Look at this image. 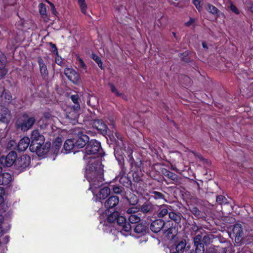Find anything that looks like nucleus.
<instances>
[{"instance_id": "nucleus-53", "label": "nucleus", "mask_w": 253, "mask_h": 253, "mask_svg": "<svg viewBox=\"0 0 253 253\" xmlns=\"http://www.w3.org/2000/svg\"><path fill=\"white\" fill-rule=\"evenodd\" d=\"M230 6L229 8L230 10L235 14H239V11L236 6L234 5L232 2L229 0Z\"/></svg>"}, {"instance_id": "nucleus-40", "label": "nucleus", "mask_w": 253, "mask_h": 253, "mask_svg": "<svg viewBox=\"0 0 253 253\" xmlns=\"http://www.w3.org/2000/svg\"><path fill=\"white\" fill-rule=\"evenodd\" d=\"M189 211L194 214L197 218H199L201 215V211L199 209L195 206H191L189 207Z\"/></svg>"}, {"instance_id": "nucleus-35", "label": "nucleus", "mask_w": 253, "mask_h": 253, "mask_svg": "<svg viewBox=\"0 0 253 253\" xmlns=\"http://www.w3.org/2000/svg\"><path fill=\"white\" fill-rule=\"evenodd\" d=\"M181 213H176L173 211H170L169 213V217L172 220L174 221L175 222V225L176 223H179L181 220Z\"/></svg>"}, {"instance_id": "nucleus-56", "label": "nucleus", "mask_w": 253, "mask_h": 253, "mask_svg": "<svg viewBox=\"0 0 253 253\" xmlns=\"http://www.w3.org/2000/svg\"><path fill=\"white\" fill-rule=\"evenodd\" d=\"M4 194V190L2 187H0V205L4 202L3 195Z\"/></svg>"}, {"instance_id": "nucleus-45", "label": "nucleus", "mask_w": 253, "mask_h": 253, "mask_svg": "<svg viewBox=\"0 0 253 253\" xmlns=\"http://www.w3.org/2000/svg\"><path fill=\"white\" fill-rule=\"evenodd\" d=\"M192 3L198 11H200L202 10V6L204 4V0H192Z\"/></svg>"}, {"instance_id": "nucleus-52", "label": "nucleus", "mask_w": 253, "mask_h": 253, "mask_svg": "<svg viewBox=\"0 0 253 253\" xmlns=\"http://www.w3.org/2000/svg\"><path fill=\"white\" fill-rule=\"evenodd\" d=\"M120 166L121 167V170L118 176L116 177L118 179H120L122 176H126V169L124 165Z\"/></svg>"}, {"instance_id": "nucleus-2", "label": "nucleus", "mask_w": 253, "mask_h": 253, "mask_svg": "<svg viewBox=\"0 0 253 253\" xmlns=\"http://www.w3.org/2000/svg\"><path fill=\"white\" fill-rule=\"evenodd\" d=\"M85 154L83 159L87 160L88 158L103 157L105 153L102 148L100 141L93 139L89 140L85 147Z\"/></svg>"}, {"instance_id": "nucleus-57", "label": "nucleus", "mask_w": 253, "mask_h": 253, "mask_svg": "<svg viewBox=\"0 0 253 253\" xmlns=\"http://www.w3.org/2000/svg\"><path fill=\"white\" fill-rule=\"evenodd\" d=\"M190 20L185 23L186 26L189 27L192 25L195 22V20L191 17H190Z\"/></svg>"}, {"instance_id": "nucleus-62", "label": "nucleus", "mask_w": 253, "mask_h": 253, "mask_svg": "<svg viewBox=\"0 0 253 253\" xmlns=\"http://www.w3.org/2000/svg\"><path fill=\"white\" fill-rule=\"evenodd\" d=\"M2 217H0V225L2 223ZM3 235V230L1 227H0V237H1Z\"/></svg>"}, {"instance_id": "nucleus-12", "label": "nucleus", "mask_w": 253, "mask_h": 253, "mask_svg": "<svg viewBox=\"0 0 253 253\" xmlns=\"http://www.w3.org/2000/svg\"><path fill=\"white\" fill-rule=\"evenodd\" d=\"M50 146L51 143L49 142H44L43 143L40 144V146H36V148L31 152H35L39 157H44L50 150Z\"/></svg>"}, {"instance_id": "nucleus-22", "label": "nucleus", "mask_w": 253, "mask_h": 253, "mask_svg": "<svg viewBox=\"0 0 253 253\" xmlns=\"http://www.w3.org/2000/svg\"><path fill=\"white\" fill-rule=\"evenodd\" d=\"M177 227L175 224L173 225V224L172 223L171 225L167 230L165 231L164 234L168 239L172 240L177 235Z\"/></svg>"}, {"instance_id": "nucleus-30", "label": "nucleus", "mask_w": 253, "mask_h": 253, "mask_svg": "<svg viewBox=\"0 0 253 253\" xmlns=\"http://www.w3.org/2000/svg\"><path fill=\"white\" fill-rule=\"evenodd\" d=\"M11 180V175L8 172L3 173L0 175V185H8Z\"/></svg>"}, {"instance_id": "nucleus-7", "label": "nucleus", "mask_w": 253, "mask_h": 253, "mask_svg": "<svg viewBox=\"0 0 253 253\" xmlns=\"http://www.w3.org/2000/svg\"><path fill=\"white\" fill-rule=\"evenodd\" d=\"M30 150H34L36 146H40L44 142V137L40 134L37 129L32 131L31 134Z\"/></svg>"}, {"instance_id": "nucleus-58", "label": "nucleus", "mask_w": 253, "mask_h": 253, "mask_svg": "<svg viewBox=\"0 0 253 253\" xmlns=\"http://www.w3.org/2000/svg\"><path fill=\"white\" fill-rule=\"evenodd\" d=\"M2 97H5L6 99H7L8 100H10L11 98V96L9 94L7 93L6 92H3L1 95Z\"/></svg>"}, {"instance_id": "nucleus-36", "label": "nucleus", "mask_w": 253, "mask_h": 253, "mask_svg": "<svg viewBox=\"0 0 253 253\" xmlns=\"http://www.w3.org/2000/svg\"><path fill=\"white\" fill-rule=\"evenodd\" d=\"M109 86L110 88L111 91L114 93L116 96L118 97H122L123 98H124L126 96L124 93H120L118 91V90L116 88L115 85L111 83H109Z\"/></svg>"}, {"instance_id": "nucleus-21", "label": "nucleus", "mask_w": 253, "mask_h": 253, "mask_svg": "<svg viewBox=\"0 0 253 253\" xmlns=\"http://www.w3.org/2000/svg\"><path fill=\"white\" fill-rule=\"evenodd\" d=\"M120 198L117 196H110L105 202V207L110 210L115 208L119 204Z\"/></svg>"}, {"instance_id": "nucleus-41", "label": "nucleus", "mask_w": 253, "mask_h": 253, "mask_svg": "<svg viewBox=\"0 0 253 253\" xmlns=\"http://www.w3.org/2000/svg\"><path fill=\"white\" fill-rule=\"evenodd\" d=\"M77 59L78 61L79 67L82 70L85 71V72H86L87 69V66L84 62L83 59L81 58L79 55L77 56Z\"/></svg>"}, {"instance_id": "nucleus-26", "label": "nucleus", "mask_w": 253, "mask_h": 253, "mask_svg": "<svg viewBox=\"0 0 253 253\" xmlns=\"http://www.w3.org/2000/svg\"><path fill=\"white\" fill-rule=\"evenodd\" d=\"M62 139L61 137H57L52 142V145L50 147V150L53 154L57 155L62 145Z\"/></svg>"}, {"instance_id": "nucleus-38", "label": "nucleus", "mask_w": 253, "mask_h": 253, "mask_svg": "<svg viewBox=\"0 0 253 253\" xmlns=\"http://www.w3.org/2000/svg\"><path fill=\"white\" fill-rule=\"evenodd\" d=\"M91 58L94 61H95V62L97 64L98 66L101 70L103 69V62L100 57H99L95 53H92L91 55Z\"/></svg>"}, {"instance_id": "nucleus-8", "label": "nucleus", "mask_w": 253, "mask_h": 253, "mask_svg": "<svg viewBox=\"0 0 253 253\" xmlns=\"http://www.w3.org/2000/svg\"><path fill=\"white\" fill-rule=\"evenodd\" d=\"M89 182L91 188L97 189L104 186L103 173L85 176Z\"/></svg>"}, {"instance_id": "nucleus-64", "label": "nucleus", "mask_w": 253, "mask_h": 253, "mask_svg": "<svg viewBox=\"0 0 253 253\" xmlns=\"http://www.w3.org/2000/svg\"><path fill=\"white\" fill-rule=\"evenodd\" d=\"M135 174V173H133V177H134V180H135V181H136V182H138V181L140 180V178H139V177H134V174Z\"/></svg>"}, {"instance_id": "nucleus-15", "label": "nucleus", "mask_w": 253, "mask_h": 253, "mask_svg": "<svg viewBox=\"0 0 253 253\" xmlns=\"http://www.w3.org/2000/svg\"><path fill=\"white\" fill-rule=\"evenodd\" d=\"M11 119V115L9 109L2 105H0V121L7 124Z\"/></svg>"}, {"instance_id": "nucleus-28", "label": "nucleus", "mask_w": 253, "mask_h": 253, "mask_svg": "<svg viewBox=\"0 0 253 253\" xmlns=\"http://www.w3.org/2000/svg\"><path fill=\"white\" fill-rule=\"evenodd\" d=\"M171 207L167 205H163L159 207L158 216L159 218H164L166 215H169V213L171 210L170 209Z\"/></svg>"}, {"instance_id": "nucleus-33", "label": "nucleus", "mask_w": 253, "mask_h": 253, "mask_svg": "<svg viewBox=\"0 0 253 253\" xmlns=\"http://www.w3.org/2000/svg\"><path fill=\"white\" fill-rule=\"evenodd\" d=\"M205 8L211 14L217 15L220 14V11L215 6L210 3L207 4Z\"/></svg>"}, {"instance_id": "nucleus-51", "label": "nucleus", "mask_w": 253, "mask_h": 253, "mask_svg": "<svg viewBox=\"0 0 253 253\" xmlns=\"http://www.w3.org/2000/svg\"><path fill=\"white\" fill-rule=\"evenodd\" d=\"M138 212V209L136 207H132L128 208L126 210V213L128 214V215L131 214H135Z\"/></svg>"}, {"instance_id": "nucleus-3", "label": "nucleus", "mask_w": 253, "mask_h": 253, "mask_svg": "<svg viewBox=\"0 0 253 253\" xmlns=\"http://www.w3.org/2000/svg\"><path fill=\"white\" fill-rule=\"evenodd\" d=\"M85 161L87 164L85 176L103 173V165L99 159L94 157Z\"/></svg>"}, {"instance_id": "nucleus-17", "label": "nucleus", "mask_w": 253, "mask_h": 253, "mask_svg": "<svg viewBox=\"0 0 253 253\" xmlns=\"http://www.w3.org/2000/svg\"><path fill=\"white\" fill-rule=\"evenodd\" d=\"M162 171L163 174L166 177L172 181L170 182H167V184L174 183L177 184L180 183V180L181 179V178L175 173L165 169L163 170Z\"/></svg>"}, {"instance_id": "nucleus-14", "label": "nucleus", "mask_w": 253, "mask_h": 253, "mask_svg": "<svg viewBox=\"0 0 253 253\" xmlns=\"http://www.w3.org/2000/svg\"><path fill=\"white\" fill-rule=\"evenodd\" d=\"M165 224V222L163 219H157L152 221L149 228L152 232L158 233L164 227Z\"/></svg>"}, {"instance_id": "nucleus-27", "label": "nucleus", "mask_w": 253, "mask_h": 253, "mask_svg": "<svg viewBox=\"0 0 253 253\" xmlns=\"http://www.w3.org/2000/svg\"><path fill=\"white\" fill-rule=\"evenodd\" d=\"M75 148L76 147L73 138L66 140L64 143L63 149L65 151V153L75 152Z\"/></svg>"}, {"instance_id": "nucleus-6", "label": "nucleus", "mask_w": 253, "mask_h": 253, "mask_svg": "<svg viewBox=\"0 0 253 253\" xmlns=\"http://www.w3.org/2000/svg\"><path fill=\"white\" fill-rule=\"evenodd\" d=\"M133 150L129 147L127 149V161L130 165V169L132 172L137 173L140 170L142 161L139 158L134 159L132 156Z\"/></svg>"}, {"instance_id": "nucleus-50", "label": "nucleus", "mask_w": 253, "mask_h": 253, "mask_svg": "<svg viewBox=\"0 0 253 253\" xmlns=\"http://www.w3.org/2000/svg\"><path fill=\"white\" fill-rule=\"evenodd\" d=\"M211 242V239L209 236L205 234L203 237L202 236V243L206 245H209Z\"/></svg>"}, {"instance_id": "nucleus-4", "label": "nucleus", "mask_w": 253, "mask_h": 253, "mask_svg": "<svg viewBox=\"0 0 253 253\" xmlns=\"http://www.w3.org/2000/svg\"><path fill=\"white\" fill-rule=\"evenodd\" d=\"M74 142L75 143L76 148H82L85 146L89 140V138L86 135V132L81 129H77L75 130V134L73 138Z\"/></svg>"}, {"instance_id": "nucleus-11", "label": "nucleus", "mask_w": 253, "mask_h": 253, "mask_svg": "<svg viewBox=\"0 0 253 253\" xmlns=\"http://www.w3.org/2000/svg\"><path fill=\"white\" fill-rule=\"evenodd\" d=\"M92 127L98 131V133L103 136L108 134L109 129L102 119H95L92 120Z\"/></svg>"}, {"instance_id": "nucleus-59", "label": "nucleus", "mask_w": 253, "mask_h": 253, "mask_svg": "<svg viewBox=\"0 0 253 253\" xmlns=\"http://www.w3.org/2000/svg\"><path fill=\"white\" fill-rule=\"evenodd\" d=\"M50 7H51V10L52 11V13L53 15H56L57 14V11L56 10V8L55 7L54 5V4L52 5L51 6H50Z\"/></svg>"}, {"instance_id": "nucleus-31", "label": "nucleus", "mask_w": 253, "mask_h": 253, "mask_svg": "<svg viewBox=\"0 0 253 253\" xmlns=\"http://www.w3.org/2000/svg\"><path fill=\"white\" fill-rule=\"evenodd\" d=\"M71 99L72 102L74 103L73 105L72 108L74 111L77 112L80 109V104L79 101L80 98L78 94H74L71 96Z\"/></svg>"}, {"instance_id": "nucleus-16", "label": "nucleus", "mask_w": 253, "mask_h": 253, "mask_svg": "<svg viewBox=\"0 0 253 253\" xmlns=\"http://www.w3.org/2000/svg\"><path fill=\"white\" fill-rule=\"evenodd\" d=\"M37 61L39 66L41 75L43 80L46 81L48 80V71L47 70V66L41 56L38 58Z\"/></svg>"}, {"instance_id": "nucleus-49", "label": "nucleus", "mask_w": 253, "mask_h": 253, "mask_svg": "<svg viewBox=\"0 0 253 253\" xmlns=\"http://www.w3.org/2000/svg\"><path fill=\"white\" fill-rule=\"evenodd\" d=\"M16 147V141L14 140H10L7 145V148L14 151Z\"/></svg>"}, {"instance_id": "nucleus-43", "label": "nucleus", "mask_w": 253, "mask_h": 253, "mask_svg": "<svg viewBox=\"0 0 253 253\" xmlns=\"http://www.w3.org/2000/svg\"><path fill=\"white\" fill-rule=\"evenodd\" d=\"M186 243L183 241H181L175 247V250L179 253H183L185 248Z\"/></svg>"}, {"instance_id": "nucleus-19", "label": "nucleus", "mask_w": 253, "mask_h": 253, "mask_svg": "<svg viewBox=\"0 0 253 253\" xmlns=\"http://www.w3.org/2000/svg\"><path fill=\"white\" fill-rule=\"evenodd\" d=\"M194 244L195 247V253H204L205 252L204 244L202 243V235H197L194 238Z\"/></svg>"}, {"instance_id": "nucleus-9", "label": "nucleus", "mask_w": 253, "mask_h": 253, "mask_svg": "<svg viewBox=\"0 0 253 253\" xmlns=\"http://www.w3.org/2000/svg\"><path fill=\"white\" fill-rule=\"evenodd\" d=\"M31 163L30 157L27 155H23L19 157L17 156V174L25 170Z\"/></svg>"}, {"instance_id": "nucleus-61", "label": "nucleus", "mask_w": 253, "mask_h": 253, "mask_svg": "<svg viewBox=\"0 0 253 253\" xmlns=\"http://www.w3.org/2000/svg\"><path fill=\"white\" fill-rule=\"evenodd\" d=\"M192 229L195 231L196 232L199 229V227L198 226H197L196 223L194 222V224L192 225Z\"/></svg>"}, {"instance_id": "nucleus-46", "label": "nucleus", "mask_w": 253, "mask_h": 253, "mask_svg": "<svg viewBox=\"0 0 253 253\" xmlns=\"http://www.w3.org/2000/svg\"><path fill=\"white\" fill-rule=\"evenodd\" d=\"M112 190L115 194H120L124 190V188L119 185H114L112 188Z\"/></svg>"}, {"instance_id": "nucleus-1", "label": "nucleus", "mask_w": 253, "mask_h": 253, "mask_svg": "<svg viewBox=\"0 0 253 253\" xmlns=\"http://www.w3.org/2000/svg\"><path fill=\"white\" fill-rule=\"evenodd\" d=\"M129 222H126V217L120 215L118 211H114L109 214L106 222L113 224L118 230H120L123 234L126 235L130 233L132 226L131 224L137 223L140 221V217L136 213L128 215Z\"/></svg>"}, {"instance_id": "nucleus-18", "label": "nucleus", "mask_w": 253, "mask_h": 253, "mask_svg": "<svg viewBox=\"0 0 253 253\" xmlns=\"http://www.w3.org/2000/svg\"><path fill=\"white\" fill-rule=\"evenodd\" d=\"M140 211L145 214H153L156 210V206L150 202H145L140 208Z\"/></svg>"}, {"instance_id": "nucleus-13", "label": "nucleus", "mask_w": 253, "mask_h": 253, "mask_svg": "<svg viewBox=\"0 0 253 253\" xmlns=\"http://www.w3.org/2000/svg\"><path fill=\"white\" fill-rule=\"evenodd\" d=\"M16 161V153L14 151H11L7 156L5 157L2 156L0 158V164L4 166L9 167Z\"/></svg>"}, {"instance_id": "nucleus-37", "label": "nucleus", "mask_w": 253, "mask_h": 253, "mask_svg": "<svg viewBox=\"0 0 253 253\" xmlns=\"http://www.w3.org/2000/svg\"><path fill=\"white\" fill-rule=\"evenodd\" d=\"M190 51L186 50L182 53L179 54V57L181 58L182 61L185 63H189L191 61L190 58L189 57Z\"/></svg>"}, {"instance_id": "nucleus-48", "label": "nucleus", "mask_w": 253, "mask_h": 253, "mask_svg": "<svg viewBox=\"0 0 253 253\" xmlns=\"http://www.w3.org/2000/svg\"><path fill=\"white\" fill-rule=\"evenodd\" d=\"M129 204L132 206H135L138 203L137 197L134 194H132L130 199H127Z\"/></svg>"}, {"instance_id": "nucleus-63", "label": "nucleus", "mask_w": 253, "mask_h": 253, "mask_svg": "<svg viewBox=\"0 0 253 253\" xmlns=\"http://www.w3.org/2000/svg\"><path fill=\"white\" fill-rule=\"evenodd\" d=\"M202 46L205 49H208L207 44L206 42H203L202 43Z\"/></svg>"}, {"instance_id": "nucleus-25", "label": "nucleus", "mask_w": 253, "mask_h": 253, "mask_svg": "<svg viewBox=\"0 0 253 253\" xmlns=\"http://www.w3.org/2000/svg\"><path fill=\"white\" fill-rule=\"evenodd\" d=\"M30 140L28 137H24L20 139L18 144H17V150L18 151H24L28 147H30Z\"/></svg>"}, {"instance_id": "nucleus-29", "label": "nucleus", "mask_w": 253, "mask_h": 253, "mask_svg": "<svg viewBox=\"0 0 253 253\" xmlns=\"http://www.w3.org/2000/svg\"><path fill=\"white\" fill-rule=\"evenodd\" d=\"M114 155L116 160L120 165H124V153L122 149L115 148Z\"/></svg>"}, {"instance_id": "nucleus-55", "label": "nucleus", "mask_w": 253, "mask_h": 253, "mask_svg": "<svg viewBox=\"0 0 253 253\" xmlns=\"http://www.w3.org/2000/svg\"><path fill=\"white\" fill-rule=\"evenodd\" d=\"M55 62L59 65H62L63 64L62 58L59 55L58 53V55H55Z\"/></svg>"}, {"instance_id": "nucleus-39", "label": "nucleus", "mask_w": 253, "mask_h": 253, "mask_svg": "<svg viewBox=\"0 0 253 253\" xmlns=\"http://www.w3.org/2000/svg\"><path fill=\"white\" fill-rule=\"evenodd\" d=\"M78 3L80 7L82 13L85 15L86 14L87 4L85 0H77Z\"/></svg>"}, {"instance_id": "nucleus-23", "label": "nucleus", "mask_w": 253, "mask_h": 253, "mask_svg": "<svg viewBox=\"0 0 253 253\" xmlns=\"http://www.w3.org/2000/svg\"><path fill=\"white\" fill-rule=\"evenodd\" d=\"M110 194V188L107 186L101 187L99 191L96 194V199L101 201L105 199Z\"/></svg>"}, {"instance_id": "nucleus-34", "label": "nucleus", "mask_w": 253, "mask_h": 253, "mask_svg": "<svg viewBox=\"0 0 253 253\" xmlns=\"http://www.w3.org/2000/svg\"><path fill=\"white\" fill-rule=\"evenodd\" d=\"M150 198L154 199L155 200H162V199H165V196L162 193L152 190L150 191Z\"/></svg>"}, {"instance_id": "nucleus-44", "label": "nucleus", "mask_w": 253, "mask_h": 253, "mask_svg": "<svg viewBox=\"0 0 253 253\" xmlns=\"http://www.w3.org/2000/svg\"><path fill=\"white\" fill-rule=\"evenodd\" d=\"M6 63V58L4 54L0 50V70L4 68Z\"/></svg>"}, {"instance_id": "nucleus-24", "label": "nucleus", "mask_w": 253, "mask_h": 253, "mask_svg": "<svg viewBox=\"0 0 253 253\" xmlns=\"http://www.w3.org/2000/svg\"><path fill=\"white\" fill-rule=\"evenodd\" d=\"M35 122V119L34 117L28 118L23 121L21 125L17 124V128H21L24 131L27 130L33 126Z\"/></svg>"}, {"instance_id": "nucleus-32", "label": "nucleus", "mask_w": 253, "mask_h": 253, "mask_svg": "<svg viewBox=\"0 0 253 253\" xmlns=\"http://www.w3.org/2000/svg\"><path fill=\"white\" fill-rule=\"evenodd\" d=\"M119 182L126 188L131 187V181L130 178L127 176H122L119 179Z\"/></svg>"}, {"instance_id": "nucleus-42", "label": "nucleus", "mask_w": 253, "mask_h": 253, "mask_svg": "<svg viewBox=\"0 0 253 253\" xmlns=\"http://www.w3.org/2000/svg\"><path fill=\"white\" fill-rule=\"evenodd\" d=\"M216 201L218 204L221 205L222 204L226 205L228 204L227 199L225 197L221 195L216 197Z\"/></svg>"}, {"instance_id": "nucleus-5", "label": "nucleus", "mask_w": 253, "mask_h": 253, "mask_svg": "<svg viewBox=\"0 0 253 253\" xmlns=\"http://www.w3.org/2000/svg\"><path fill=\"white\" fill-rule=\"evenodd\" d=\"M232 234L234 237L235 245L240 246L245 243V238L242 225L235 224L232 229Z\"/></svg>"}, {"instance_id": "nucleus-10", "label": "nucleus", "mask_w": 253, "mask_h": 253, "mask_svg": "<svg viewBox=\"0 0 253 253\" xmlns=\"http://www.w3.org/2000/svg\"><path fill=\"white\" fill-rule=\"evenodd\" d=\"M64 74L74 84H79L81 82L80 74L73 68H66L64 69Z\"/></svg>"}, {"instance_id": "nucleus-20", "label": "nucleus", "mask_w": 253, "mask_h": 253, "mask_svg": "<svg viewBox=\"0 0 253 253\" xmlns=\"http://www.w3.org/2000/svg\"><path fill=\"white\" fill-rule=\"evenodd\" d=\"M134 231L140 236L145 235L149 232V224L146 222L138 223L135 226Z\"/></svg>"}, {"instance_id": "nucleus-60", "label": "nucleus", "mask_w": 253, "mask_h": 253, "mask_svg": "<svg viewBox=\"0 0 253 253\" xmlns=\"http://www.w3.org/2000/svg\"><path fill=\"white\" fill-rule=\"evenodd\" d=\"M8 241H9L8 237L7 236H5L3 238L1 242L2 243L7 244L8 242Z\"/></svg>"}, {"instance_id": "nucleus-54", "label": "nucleus", "mask_w": 253, "mask_h": 253, "mask_svg": "<svg viewBox=\"0 0 253 253\" xmlns=\"http://www.w3.org/2000/svg\"><path fill=\"white\" fill-rule=\"evenodd\" d=\"M49 45H50V47L52 48V52L55 55H58V48L56 46V45L52 43V42H49Z\"/></svg>"}, {"instance_id": "nucleus-47", "label": "nucleus", "mask_w": 253, "mask_h": 253, "mask_svg": "<svg viewBox=\"0 0 253 253\" xmlns=\"http://www.w3.org/2000/svg\"><path fill=\"white\" fill-rule=\"evenodd\" d=\"M39 10L41 15H44L46 14V8L43 3H41L39 4Z\"/></svg>"}]
</instances>
